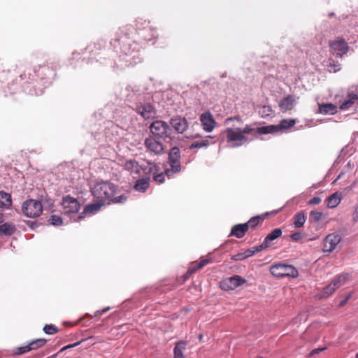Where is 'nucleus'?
Wrapping results in <instances>:
<instances>
[{
  "label": "nucleus",
  "mask_w": 358,
  "mask_h": 358,
  "mask_svg": "<svg viewBox=\"0 0 358 358\" xmlns=\"http://www.w3.org/2000/svg\"><path fill=\"white\" fill-rule=\"evenodd\" d=\"M115 192V185L108 181L99 182L92 189L94 196L102 203H109V201L124 203L127 200V197L124 195L114 197Z\"/></svg>",
  "instance_id": "1"
},
{
  "label": "nucleus",
  "mask_w": 358,
  "mask_h": 358,
  "mask_svg": "<svg viewBox=\"0 0 358 358\" xmlns=\"http://www.w3.org/2000/svg\"><path fill=\"white\" fill-rule=\"evenodd\" d=\"M222 134L227 142L233 148L241 146L248 141V138L240 131V128H227Z\"/></svg>",
  "instance_id": "2"
},
{
  "label": "nucleus",
  "mask_w": 358,
  "mask_h": 358,
  "mask_svg": "<svg viewBox=\"0 0 358 358\" xmlns=\"http://www.w3.org/2000/svg\"><path fill=\"white\" fill-rule=\"evenodd\" d=\"M270 271L271 274L277 278H296L299 275L298 271L293 266L289 264H275L271 267Z\"/></svg>",
  "instance_id": "3"
},
{
  "label": "nucleus",
  "mask_w": 358,
  "mask_h": 358,
  "mask_svg": "<svg viewBox=\"0 0 358 358\" xmlns=\"http://www.w3.org/2000/svg\"><path fill=\"white\" fill-rule=\"evenodd\" d=\"M22 210L23 214L28 217H36L42 213L43 206L41 201L29 199L22 203Z\"/></svg>",
  "instance_id": "4"
},
{
  "label": "nucleus",
  "mask_w": 358,
  "mask_h": 358,
  "mask_svg": "<svg viewBox=\"0 0 358 358\" xmlns=\"http://www.w3.org/2000/svg\"><path fill=\"white\" fill-rule=\"evenodd\" d=\"M151 133L155 137L165 138L170 136L171 129L166 122L162 120L153 122L150 126Z\"/></svg>",
  "instance_id": "5"
},
{
  "label": "nucleus",
  "mask_w": 358,
  "mask_h": 358,
  "mask_svg": "<svg viewBox=\"0 0 358 358\" xmlns=\"http://www.w3.org/2000/svg\"><path fill=\"white\" fill-rule=\"evenodd\" d=\"M63 213L65 215H75L80 208V204L78 200L72 196H66L62 200Z\"/></svg>",
  "instance_id": "6"
},
{
  "label": "nucleus",
  "mask_w": 358,
  "mask_h": 358,
  "mask_svg": "<svg viewBox=\"0 0 358 358\" xmlns=\"http://www.w3.org/2000/svg\"><path fill=\"white\" fill-rule=\"evenodd\" d=\"M345 278L343 275H338L331 282L323 288L319 294V298H327L331 295L335 290L339 288L345 282Z\"/></svg>",
  "instance_id": "7"
},
{
  "label": "nucleus",
  "mask_w": 358,
  "mask_h": 358,
  "mask_svg": "<svg viewBox=\"0 0 358 358\" xmlns=\"http://www.w3.org/2000/svg\"><path fill=\"white\" fill-rule=\"evenodd\" d=\"M246 282V280L239 275H234L224 279L220 282V287L223 290H232Z\"/></svg>",
  "instance_id": "8"
},
{
  "label": "nucleus",
  "mask_w": 358,
  "mask_h": 358,
  "mask_svg": "<svg viewBox=\"0 0 358 358\" xmlns=\"http://www.w3.org/2000/svg\"><path fill=\"white\" fill-rule=\"evenodd\" d=\"M145 145L148 150L156 155H159L164 151L162 143L156 140L155 136H150L145 141Z\"/></svg>",
  "instance_id": "9"
},
{
  "label": "nucleus",
  "mask_w": 358,
  "mask_h": 358,
  "mask_svg": "<svg viewBox=\"0 0 358 358\" xmlns=\"http://www.w3.org/2000/svg\"><path fill=\"white\" fill-rule=\"evenodd\" d=\"M341 240L338 234H331L326 236L324 241V251L331 252L335 250Z\"/></svg>",
  "instance_id": "10"
},
{
  "label": "nucleus",
  "mask_w": 358,
  "mask_h": 358,
  "mask_svg": "<svg viewBox=\"0 0 358 358\" xmlns=\"http://www.w3.org/2000/svg\"><path fill=\"white\" fill-rule=\"evenodd\" d=\"M331 48L337 57H341L349 50V46L344 40L333 41L330 43Z\"/></svg>",
  "instance_id": "11"
},
{
  "label": "nucleus",
  "mask_w": 358,
  "mask_h": 358,
  "mask_svg": "<svg viewBox=\"0 0 358 358\" xmlns=\"http://www.w3.org/2000/svg\"><path fill=\"white\" fill-rule=\"evenodd\" d=\"M216 127L217 123L215 122L213 116L209 112L203 113V130L207 132H211Z\"/></svg>",
  "instance_id": "12"
},
{
  "label": "nucleus",
  "mask_w": 358,
  "mask_h": 358,
  "mask_svg": "<svg viewBox=\"0 0 358 358\" xmlns=\"http://www.w3.org/2000/svg\"><path fill=\"white\" fill-rule=\"evenodd\" d=\"M296 104V99L293 95H288L279 102V108L281 112L286 113L291 110Z\"/></svg>",
  "instance_id": "13"
},
{
  "label": "nucleus",
  "mask_w": 358,
  "mask_h": 358,
  "mask_svg": "<svg viewBox=\"0 0 358 358\" xmlns=\"http://www.w3.org/2000/svg\"><path fill=\"white\" fill-rule=\"evenodd\" d=\"M103 203H102L99 201L98 203L87 205L85 206L84 210L80 214V215L75 218L73 220L75 222H78L80 220L83 219L85 215L87 213L94 214L96 213L101 208V206L103 205Z\"/></svg>",
  "instance_id": "14"
},
{
  "label": "nucleus",
  "mask_w": 358,
  "mask_h": 358,
  "mask_svg": "<svg viewBox=\"0 0 358 358\" xmlns=\"http://www.w3.org/2000/svg\"><path fill=\"white\" fill-rule=\"evenodd\" d=\"M172 127L178 133H183L187 128V122L183 117H174L171 120Z\"/></svg>",
  "instance_id": "15"
},
{
  "label": "nucleus",
  "mask_w": 358,
  "mask_h": 358,
  "mask_svg": "<svg viewBox=\"0 0 358 358\" xmlns=\"http://www.w3.org/2000/svg\"><path fill=\"white\" fill-rule=\"evenodd\" d=\"M248 231V225L245 223L236 224L232 227L229 236L243 238Z\"/></svg>",
  "instance_id": "16"
},
{
  "label": "nucleus",
  "mask_w": 358,
  "mask_h": 358,
  "mask_svg": "<svg viewBox=\"0 0 358 358\" xmlns=\"http://www.w3.org/2000/svg\"><path fill=\"white\" fill-rule=\"evenodd\" d=\"M137 110L145 119L152 118L155 115V109L150 104L140 106L138 107Z\"/></svg>",
  "instance_id": "17"
},
{
  "label": "nucleus",
  "mask_w": 358,
  "mask_h": 358,
  "mask_svg": "<svg viewBox=\"0 0 358 358\" xmlns=\"http://www.w3.org/2000/svg\"><path fill=\"white\" fill-rule=\"evenodd\" d=\"M282 231L280 228H276L273 229L271 233H269L264 238L263 243H264V246L268 248L273 245V241L277 239L278 238L282 236Z\"/></svg>",
  "instance_id": "18"
},
{
  "label": "nucleus",
  "mask_w": 358,
  "mask_h": 358,
  "mask_svg": "<svg viewBox=\"0 0 358 358\" xmlns=\"http://www.w3.org/2000/svg\"><path fill=\"white\" fill-rule=\"evenodd\" d=\"M46 343V340L43 338H38L32 341L28 345L21 348V353H25L32 350H36L40 347L43 346Z\"/></svg>",
  "instance_id": "19"
},
{
  "label": "nucleus",
  "mask_w": 358,
  "mask_h": 358,
  "mask_svg": "<svg viewBox=\"0 0 358 358\" xmlns=\"http://www.w3.org/2000/svg\"><path fill=\"white\" fill-rule=\"evenodd\" d=\"M319 111L324 115H334L337 113V107L333 103H322L319 105Z\"/></svg>",
  "instance_id": "20"
},
{
  "label": "nucleus",
  "mask_w": 358,
  "mask_h": 358,
  "mask_svg": "<svg viewBox=\"0 0 358 358\" xmlns=\"http://www.w3.org/2000/svg\"><path fill=\"white\" fill-rule=\"evenodd\" d=\"M295 124L296 121L294 119H283L278 124L275 125L277 127V132L289 129L293 127Z\"/></svg>",
  "instance_id": "21"
},
{
  "label": "nucleus",
  "mask_w": 358,
  "mask_h": 358,
  "mask_svg": "<svg viewBox=\"0 0 358 358\" xmlns=\"http://www.w3.org/2000/svg\"><path fill=\"white\" fill-rule=\"evenodd\" d=\"M12 205V199L10 194L0 191V208H9Z\"/></svg>",
  "instance_id": "22"
},
{
  "label": "nucleus",
  "mask_w": 358,
  "mask_h": 358,
  "mask_svg": "<svg viewBox=\"0 0 358 358\" xmlns=\"http://www.w3.org/2000/svg\"><path fill=\"white\" fill-rule=\"evenodd\" d=\"M341 201V195L338 192H335L329 196L327 199V205L329 208L336 207Z\"/></svg>",
  "instance_id": "23"
},
{
  "label": "nucleus",
  "mask_w": 358,
  "mask_h": 358,
  "mask_svg": "<svg viewBox=\"0 0 358 358\" xmlns=\"http://www.w3.org/2000/svg\"><path fill=\"white\" fill-rule=\"evenodd\" d=\"M15 231V227L14 224L8 222H6L3 224H0V233L6 235L10 236Z\"/></svg>",
  "instance_id": "24"
},
{
  "label": "nucleus",
  "mask_w": 358,
  "mask_h": 358,
  "mask_svg": "<svg viewBox=\"0 0 358 358\" xmlns=\"http://www.w3.org/2000/svg\"><path fill=\"white\" fill-rule=\"evenodd\" d=\"M150 180L148 178H142L136 181L134 188L136 191L144 192L149 187Z\"/></svg>",
  "instance_id": "25"
},
{
  "label": "nucleus",
  "mask_w": 358,
  "mask_h": 358,
  "mask_svg": "<svg viewBox=\"0 0 358 358\" xmlns=\"http://www.w3.org/2000/svg\"><path fill=\"white\" fill-rule=\"evenodd\" d=\"M306 222V216L303 212L297 213L294 216V225L296 228H301Z\"/></svg>",
  "instance_id": "26"
},
{
  "label": "nucleus",
  "mask_w": 358,
  "mask_h": 358,
  "mask_svg": "<svg viewBox=\"0 0 358 358\" xmlns=\"http://www.w3.org/2000/svg\"><path fill=\"white\" fill-rule=\"evenodd\" d=\"M186 343L184 342L178 343L174 348L173 358H184L183 352L185 349Z\"/></svg>",
  "instance_id": "27"
},
{
  "label": "nucleus",
  "mask_w": 358,
  "mask_h": 358,
  "mask_svg": "<svg viewBox=\"0 0 358 358\" xmlns=\"http://www.w3.org/2000/svg\"><path fill=\"white\" fill-rule=\"evenodd\" d=\"M257 132L259 134H275L277 132V127L275 125H268L258 127L257 129Z\"/></svg>",
  "instance_id": "28"
},
{
  "label": "nucleus",
  "mask_w": 358,
  "mask_h": 358,
  "mask_svg": "<svg viewBox=\"0 0 358 358\" xmlns=\"http://www.w3.org/2000/svg\"><path fill=\"white\" fill-rule=\"evenodd\" d=\"M125 169L131 173H138L140 168L138 163L133 160H128L124 164Z\"/></svg>",
  "instance_id": "29"
},
{
  "label": "nucleus",
  "mask_w": 358,
  "mask_h": 358,
  "mask_svg": "<svg viewBox=\"0 0 358 358\" xmlns=\"http://www.w3.org/2000/svg\"><path fill=\"white\" fill-rule=\"evenodd\" d=\"M273 113V109L270 106L264 105L259 110V114L262 117H267Z\"/></svg>",
  "instance_id": "30"
},
{
  "label": "nucleus",
  "mask_w": 358,
  "mask_h": 358,
  "mask_svg": "<svg viewBox=\"0 0 358 358\" xmlns=\"http://www.w3.org/2000/svg\"><path fill=\"white\" fill-rule=\"evenodd\" d=\"M260 219L259 216L253 217L250 219L248 222L245 223L248 225V230L249 228L254 229L259 224Z\"/></svg>",
  "instance_id": "31"
},
{
  "label": "nucleus",
  "mask_w": 358,
  "mask_h": 358,
  "mask_svg": "<svg viewBox=\"0 0 358 358\" xmlns=\"http://www.w3.org/2000/svg\"><path fill=\"white\" fill-rule=\"evenodd\" d=\"M180 150L177 147H173L169 155V159H179Z\"/></svg>",
  "instance_id": "32"
},
{
  "label": "nucleus",
  "mask_w": 358,
  "mask_h": 358,
  "mask_svg": "<svg viewBox=\"0 0 358 358\" xmlns=\"http://www.w3.org/2000/svg\"><path fill=\"white\" fill-rule=\"evenodd\" d=\"M50 222L51 224L54 226H59L63 224L62 218L60 216L56 215H52L50 216Z\"/></svg>",
  "instance_id": "33"
},
{
  "label": "nucleus",
  "mask_w": 358,
  "mask_h": 358,
  "mask_svg": "<svg viewBox=\"0 0 358 358\" xmlns=\"http://www.w3.org/2000/svg\"><path fill=\"white\" fill-rule=\"evenodd\" d=\"M169 161L173 172L176 173L180 171L179 159H169Z\"/></svg>",
  "instance_id": "34"
},
{
  "label": "nucleus",
  "mask_w": 358,
  "mask_h": 358,
  "mask_svg": "<svg viewBox=\"0 0 358 358\" xmlns=\"http://www.w3.org/2000/svg\"><path fill=\"white\" fill-rule=\"evenodd\" d=\"M43 331L47 334H54L57 332V329L55 326L52 324H46L43 327Z\"/></svg>",
  "instance_id": "35"
},
{
  "label": "nucleus",
  "mask_w": 358,
  "mask_h": 358,
  "mask_svg": "<svg viewBox=\"0 0 358 358\" xmlns=\"http://www.w3.org/2000/svg\"><path fill=\"white\" fill-rule=\"evenodd\" d=\"M322 217V213L319 211H311L310 217L315 222H319Z\"/></svg>",
  "instance_id": "36"
},
{
  "label": "nucleus",
  "mask_w": 358,
  "mask_h": 358,
  "mask_svg": "<svg viewBox=\"0 0 358 358\" xmlns=\"http://www.w3.org/2000/svg\"><path fill=\"white\" fill-rule=\"evenodd\" d=\"M201 267V262H199L196 264V266H194V267H192L190 268L187 274L184 276V279H183V281H185L187 278H189V276L193 273L194 272H195L197 269H199V268Z\"/></svg>",
  "instance_id": "37"
},
{
  "label": "nucleus",
  "mask_w": 358,
  "mask_h": 358,
  "mask_svg": "<svg viewBox=\"0 0 358 358\" xmlns=\"http://www.w3.org/2000/svg\"><path fill=\"white\" fill-rule=\"evenodd\" d=\"M354 104L353 102H352L350 99H348L347 98L346 100H345L340 106V109L341 110H348L350 108L352 107V106Z\"/></svg>",
  "instance_id": "38"
},
{
  "label": "nucleus",
  "mask_w": 358,
  "mask_h": 358,
  "mask_svg": "<svg viewBox=\"0 0 358 358\" xmlns=\"http://www.w3.org/2000/svg\"><path fill=\"white\" fill-rule=\"evenodd\" d=\"M255 129L252 128L250 125H245L243 128H240V131L243 134V136H246L248 134H251L254 131Z\"/></svg>",
  "instance_id": "39"
},
{
  "label": "nucleus",
  "mask_w": 358,
  "mask_h": 358,
  "mask_svg": "<svg viewBox=\"0 0 358 358\" xmlns=\"http://www.w3.org/2000/svg\"><path fill=\"white\" fill-rule=\"evenodd\" d=\"M215 136H207L206 137H203V147L208 145L210 143H213Z\"/></svg>",
  "instance_id": "40"
},
{
  "label": "nucleus",
  "mask_w": 358,
  "mask_h": 358,
  "mask_svg": "<svg viewBox=\"0 0 358 358\" xmlns=\"http://www.w3.org/2000/svg\"><path fill=\"white\" fill-rule=\"evenodd\" d=\"M266 248H267L266 246H264V243L262 242V243L260 244L259 245H256L255 247H252L250 249L254 252V255H255V253H257Z\"/></svg>",
  "instance_id": "41"
},
{
  "label": "nucleus",
  "mask_w": 358,
  "mask_h": 358,
  "mask_svg": "<svg viewBox=\"0 0 358 358\" xmlns=\"http://www.w3.org/2000/svg\"><path fill=\"white\" fill-rule=\"evenodd\" d=\"M321 202V198L319 196H314L308 201V205H317Z\"/></svg>",
  "instance_id": "42"
},
{
  "label": "nucleus",
  "mask_w": 358,
  "mask_h": 358,
  "mask_svg": "<svg viewBox=\"0 0 358 358\" xmlns=\"http://www.w3.org/2000/svg\"><path fill=\"white\" fill-rule=\"evenodd\" d=\"M291 238L294 241H299L302 239L303 236L300 232H295L291 234Z\"/></svg>",
  "instance_id": "43"
},
{
  "label": "nucleus",
  "mask_w": 358,
  "mask_h": 358,
  "mask_svg": "<svg viewBox=\"0 0 358 358\" xmlns=\"http://www.w3.org/2000/svg\"><path fill=\"white\" fill-rule=\"evenodd\" d=\"M352 216V221L354 222H358V203L355 206V209Z\"/></svg>",
  "instance_id": "44"
},
{
  "label": "nucleus",
  "mask_w": 358,
  "mask_h": 358,
  "mask_svg": "<svg viewBox=\"0 0 358 358\" xmlns=\"http://www.w3.org/2000/svg\"><path fill=\"white\" fill-rule=\"evenodd\" d=\"M154 180L159 183H162L164 182L165 176L163 173H159L154 176Z\"/></svg>",
  "instance_id": "45"
},
{
  "label": "nucleus",
  "mask_w": 358,
  "mask_h": 358,
  "mask_svg": "<svg viewBox=\"0 0 358 358\" xmlns=\"http://www.w3.org/2000/svg\"><path fill=\"white\" fill-rule=\"evenodd\" d=\"M231 259L235 261H242L245 259L243 252L238 253L231 257Z\"/></svg>",
  "instance_id": "46"
},
{
  "label": "nucleus",
  "mask_w": 358,
  "mask_h": 358,
  "mask_svg": "<svg viewBox=\"0 0 358 358\" xmlns=\"http://www.w3.org/2000/svg\"><path fill=\"white\" fill-rule=\"evenodd\" d=\"M347 98L353 103L358 100V96L354 92L348 93Z\"/></svg>",
  "instance_id": "47"
},
{
  "label": "nucleus",
  "mask_w": 358,
  "mask_h": 358,
  "mask_svg": "<svg viewBox=\"0 0 358 358\" xmlns=\"http://www.w3.org/2000/svg\"><path fill=\"white\" fill-rule=\"evenodd\" d=\"M80 343V342H77V343H74L73 344H70L66 346H64L60 350V352H63V351L66 350V349H69V348H72L76 346H78Z\"/></svg>",
  "instance_id": "48"
},
{
  "label": "nucleus",
  "mask_w": 358,
  "mask_h": 358,
  "mask_svg": "<svg viewBox=\"0 0 358 358\" xmlns=\"http://www.w3.org/2000/svg\"><path fill=\"white\" fill-rule=\"evenodd\" d=\"M244 257L245 258H248L250 257H252V255H254V252L250 248V249H248L247 250H245L244 252Z\"/></svg>",
  "instance_id": "49"
},
{
  "label": "nucleus",
  "mask_w": 358,
  "mask_h": 358,
  "mask_svg": "<svg viewBox=\"0 0 358 358\" xmlns=\"http://www.w3.org/2000/svg\"><path fill=\"white\" fill-rule=\"evenodd\" d=\"M201 147V143L196 141V142L192 143L189 148V149H194V148H199Z\"/></svg>",
  "instance_id": "50"
},
{
  "label": "nucleus",
  "mask_w": 358,
  "mask_h": 358,
  "mask_svg": "<svg viewBox=\"0 0 358 358\" xmlns=\"http://www.w3.org/2000/svg\"><path fill=\"white\" fill-rule=\"evenodd\" d=\"M110 309V307H106L103 309H102L101 310H98L96 313V315H101L103 313H106L108 310H109Z\"/></svg>",
  "instance_id": "51"
},
{
  "label": "nucleus",
  "mask_w": 358,
  "mask_h": 358,
  "mask_svg": "<svg viewBox=\"0 0 358 358\" xmlns=\"http://www.w3.org/2000/svg\"><path fill=\"white\" fill-rule=\"evenodd\" d=\"M350 299V296H348L346 297L345 299L342 300L340 303H339V306L340 307H343L345 305V303H347V301H348V299Z\"/></svg>",
  "instance_id": "52"
},
{
  "label": "nucleus",
  "mask_w": 358,
  "mask_h": 358,
  "mask_svg": "<svg viewBox=\"0 0 358 358\" xmlns=\"http://www.w3.org/2000/svg\"><path fill=\"white\" fill-rule=\"evenodd\" d=\"M323 350H324V348H316V349H314V350L311 352L310 355H315V354H317V353H319L320 352L322 351Z\"/></svg>",
  "instance_id": "53"
},
{
  "label": "nucleus",
  "mask_w": 358,
  "mask_h": 358,
  "mask_svg": "<svg viewBox=\"0 0 358 358\" xmlns=\"http://www.w3.org/2000/svg\"><path fill=\"white\" fill-rule=\"evenodd\" d=\"M210 260L209 259H203V261H202V263H203V266H204L205 265L208 264V263H210Z\"/></svg>",
  "instance_id": "54"
},
{
  "label": "nucleus",
  "mask_w": 358,
  "mask_h": 358,
  "mask_svg": "<svg viewBox=\"0 0 358 358\" xmlns=\"http://www.w3.org/2000/svg\"><path fill=\"white\" fill-rule=\"evenodd\" d=\"M231 120H232V118H227L226 120V122H228L229 121H231Z\"/></svg>",
  "instance_id": "55"
},
{
  "label": "nucleus",
  "mask_w": 358,
  "mask_h": 358,
  "mask_svg": "<svg viewBox=\"0 0 358 358\" xmlns=\"http://www.w3.org/2000/svg\"><path fill=\"white\" fill-rule=\"evenodd\" d=\"M198 338H199V339H201V334H199V335L198 336Z\"/></svg>",
  "instance_id": "56"
},
{
  "label": "nucleus",
  "mask_w": 358,
  "mask_h": 358,
  "mask_svg": "<svg viewBox=\"0 0 358 358\" xmlns=\"http://www.w3.org/2000/svg\"><path fill=\"white\" fill-rule=\"evenodd\" d=\"M338 69H340V68L338 67V69H334V71H338Z\"/></svg>",
  "instance_id": "57"
},
{
  "label": "nucleus",
  "mask_w": 358,
  "mask_h": 358,
  "mask_svg": "<svg viewBox=\"0 0 358 358\" xmlns=\"http://www.w3.org/2000/svg\"><path fill=\"white\" fill-rule=\"evenodd\" d=\"M334 66L335 67H336H336H338V66H339V65H336V64H334Z\"/></svg>",
  "instance_id": "58"
},
{
  "label": "nucleus",
  "mask_w": 358,
  "mask_h": 358,
  "mask_svg": "<svg viewBox=\"0 0 358 358\" xmlns=\"http://www.w3.org/2000/svg\"><path fill=\"white\" fill-rule=\"evenodd\" d=\"M355 358H358V352L357 353Z\"/></svg>",
  "instance_id": "59"
},
{
  "label": "nucleus",
  "mask_w": 358,
  "mask_h": 358,
  "mask_svg": "<svg viewBox=\"0 0 358 358\" xmlns=\"http://www.w3.org/2000/svg\"><path fill=\"white\" fill-rule=\"evenodd\" d=\"M259 358H262V357H259Z\"/></svg>",
  "instance_id": "60"
}]
</instances>
